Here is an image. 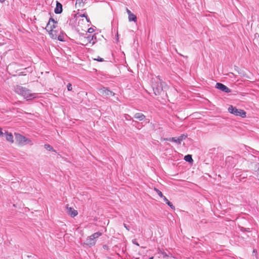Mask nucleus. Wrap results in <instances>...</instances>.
Returning <instances> with one entry per match:
<instances>
[{
  "mask_svg": "<svg viewBox=\"0 0 259 259\" xmlns=\"http://www.w3.org/2000/svg\"><path fill=\"white\" fill-rule=\"evenodd\" d=\"M14 92L22 96L27 100H30L37 97V94L32 93L30 90L20 85H17L14 87Z\"/></svg>",
  "mask_w": 259,
  "mask_h": 259,
  "instance_id": "obj_1",
  "label": "nucleus"
},
{
  "mask_svg": "<svg viewBox=\"0 0 259 259\" xmlns=\"http://www.w3.org/2000/svg\"><path fill=\"white\" fill-rule=\"evenodd\" d=\"M163 83L164 82L162 81L159 76L156 77L154 79V82L152 81V87L155 95L160 94V93L162 91Z\"/></svg>",
  "mask_w": 259,
  "mask_h": 259,
  "instance_id": "obj_2",
  "label": "nucleus"
},
{
  "mask_svg": "<svg viewBox=\"0 0 259 259\" xmlns=\"http://www.w3.org/2000/svg\"><path fill=\"white\" fill-rule=\"evenodd\" d=\"M229 113L235 116H238L242 118H244L246 116V112L242 109H237L236 107L233 105H230L228 109Z\"/></svg>",
  "mask_w": 259,
  "mask_h": 259,
  "instance_id": "obj_3",
  "label": "nucleus"
},
{
  "mask_svg": "<svg viewBox=\"0 0 259 259\" xmlns=\"http://www.w3.org/2000/svg\"><path fill=\"white\" fill-rule=\"evenodd\" d=\"M15 139L17 142H18L20 144L22 145H26V144H30L32 145V141L27 138L26 137H24V136L18 134V133H15Z\"/></svg>",
  "mask_w": 259,
  "mask_h": 259,
  "instance_id": "obj_4",
  "label": "nucleus"
},
{
  "mask_svg": "<svg viewBox=\"0 0 259 259\" xmlns=\"http://www.w3.org/2000/svg\"><path fill=\"white\" fill-rule=\"evenodd\" d=\"M98 92L100 95L106 98L109 96H113L114 95V93L113 92L105 87L99 88Z\"/></svg>",
  "mask_w": 259,
  "mask_h": 259,
  "instance_id": "obj_5",
  "label": "nucleus"
},
{
  "mask_svg": "<svg viewBox=\"0 0 259 259\" xmlns=\"http://www.w3.org/2000/svg\"><path fill=\"white\" fill-rule=\"evenodd\" d=\"M186 137L187 136L186 135H182L179 137L170 138L168 139H167V140L170 142H175L178 144H180L183 140L186 139Z\"/></svg>",
  "mask_w": 259,
  "mask_h": 259,
  "instance_id": "obj_6",
  "label": "nucleus"
},
{
  "mask_svg": "<svg viewBox=\"0 0 259 259\" xmlns=\"http://www.w3.org/2000/svg\"><path fill=\"white\" fill-rule=\"evenodd\" d=\"M215 88L226 93H230L231 91V90L229 88H228L227 86L220 82L217 83Z\"/></svg>",
  "mask_w": 259,
  "mask_h": 259,
  "instance_id": "obj_7",
  "label": "nucleus"
},
{
  "mask_svg": "<svg viewBox=\"0 0 259 259\" xmlns=\"http://www.w3.org/2000/svg\"><path fill=\"white\" fill-rule=\"evenodd\" d=\"M96 242V240L92 237V235H91L89 238H88L85 242L84 244L88 246H92L95 244Z\"/></svg>",
  "mask_w": 259,
  "mask_h": 259,
  "instance_id": "obj_8",
  "label": "nucleus"
},
{
  "mask_svg": "<svg viewBox=\"0 0 259 259\" xmlns=\"http://www.w3.org/2000/svg\"><path fill=\"white\" fill-rule=\"evenodd\" d=\"M67 212L69 214L71 217H74L76 216L78 214L77 211L75 210L74 208L72 207H67Z\"/></svg>",
  "mask_w": 259,
  "mask_h": 259,
  "instance_id": "obj_9",
  "label": "nucleus"
},
{
  "mask_svg": "<svg viewBox=\"0 0 259 259\" xmlns=\"http://www.w3.org/2000/svg\"><path fill=\"white\" fill-rule=\"evenodd\" d=\"M55 24H56L51 23H50V22H49L47 24V25L46 26V29L50 32V34H53V29L56 27Z\"/></svg>",
  "mask_w": 259,
  "mask_h": 259,
  "instance_id": "obj_10",
  "label": "nucleus"
},
{
  "mask_svg": "<svg viewBox=\"0 0 259 259\" xmlns=\"http://www.w3.org/2000/svg\"><path fill=\"white\" fill-rule=\"evenodd\" d=\"M54 12L57 14H60L62 12V5L58 2H57L56 7L55 9Z\"/></svg>",
  "mask_w": 259,
  "mask_h": 259,
  "instance_id": "obj_11",
  "label": "nucleus"
},
{
  "mask_svg": "<svg viewBox=\"0 0 259 259\" xmlns=\"http://www.w3.org/2000/svg\"><path fill=\"white\" fill-rule=\"evenodd\" d=\"M134 118L138 119L140 121H142L144 120L146 118V116L142 113H136L134 114Z\"/></svg>",
  "mask_w": 259,
  "mask_h": 259,
  "instance_id": "obj_12",
  "label": "nucleus"
},
{
  "mask_svg": "<svg viewBox=\"0 0 259 259\" xmlns=\"http://www.w3.org/2000/svg\"><path fill=\"white\" fill-rule=\"evenodd\" d=\"M6 134V138L7 141L10 142L11 143H13L14 142L13 140V136L11 133H8V132H5Z\"/></svg>",
  "mask_w": 259,
  "mask_h": 259,
  "instance_id": "obj_13",
  "label": "nucleus"
},
{
  "mask_svg": "<svg viewBox=\"0 0 259 259\" xmlns=\"http://www.w3.org/2000/svg\"><path fill=\"white\" fill-rule=\"evenodd\" d=\"M87 0H76L75 5L78 7H82Z\"/></svg>",
  "mask_w": 259,
  "mask_h": 259,
  "instance_id": "obj_14",
  "label": "nucleus"
},
{
  "mask_svg": "<svg viewBox=\"0 0 259 259\" xmlns=\"http://www.w3.org/2000/svg\"><path fill=\"white\" fill-rule=\"evenodd\" d=\"M128 19L130 22H136L137 20V16L133 13H132L131 14L128 16Z\"/></svg>",
  "mask_w": 259,
  "mask_h": 259,
  "instance_id": "obj_15",
  "label": "nucleus"
},
{
  "mask_svg": "<svg viewBox=\"0 0 259 259\" xmlns=\"http://www.w3.org/2000/svg\"><path fill=\"white\" fill-rule=\"evenodd\" d=\"M163 200L172 209H175V206L165 197L163 198Z\"/></svg>",
  "mask_w": 259,
  "mask_h": 259,
  "instance_id": "obj_16",
  "label": "nucleus"
},
{
  "mask_svg": "<svg viewBox=\"0 0 259 259\" xmlns=\"http://www.w3.org/2000/svg\"><path fill=\"white\" fill-rule=\"evenodd\" d=\"M85 38L87 39V41L89 43H92L93 45L95 43V41H94L93 40L94 38L96 39V37L94 36V35H93V36L89 35V36H87Z\"/></svg>",
  "mask_w": 259,
  "mask_h": 259,
  "instance_id": "obj_17",
  "label": "nucleus"
},
{
  "mask_svg": "<svg viewBox=\"0 0 259 259\" xmlns=\"http://www.w3.org/2000/svg\"><path fill=\"white\" fill-rule=\"evenodd\" d=\"M44 147L46 150H47L48 151H53V152L56 153V151L55 150H54V148H53V147L51 146L49 144H45L44 145Z\"/></svg>",
  "mask_w": 259,
  "mask_h": 259,
  "instance_id": "obj_18",
  "label": "nucleus"
},
{
  "mask_svg": "<svg viewBox=\"0 0 259 259\" xmlns=\"http://www.w3.org/2000/svg\"><path fill=\"white\" fill-rule=\"evenodd\" d=\"M132 121L134 123L133 125L135 126L137 129L140 130L142 128L143 125L141 124H140L138 121L134 120H132Z\"/></svg>",
  "mask_w": 259,
  "mask_h": 259,
  "instance_id": "obj_19",
  "label": "nucleus"
},
{
  "mask_svg": "<svg viewBox=\"0 0 259 259\" xmlns=\"http://www.w3.org/2000/svg\"><path fill=\"white\" fill-rule=\"evenodd\" d=\"M184 159L189 162H192L193 160L191 155L188 154L184 157Z\"/></svg>",
  "mask_w": 259,
  "mask_h": 259,
  "instance_id": "obj_20",
  "label": "nucleus"
},
{
  "mask_svg": "<svg viewBox=\"0 0 259 259\" xmlns=\"http://www.w3.org/2000/svg\"><path fill=\"white\" fill-rule=\"evenodd\" d=\"M154 190L157 193V194L162 199L165 197L162 193V192L158 189L154 188Z\"/></svg>",
  "mask_w": 259,
  "mask_h": 259,
  "instance_id": "obj_21",
  "label": "nucleus"
},
{
  "mask_svg": "<svg viewBox=\"0 0 259 259\" xmlns=\"http://www.w3.org/2000/svg\"><path fill=\"white\" fill-rule=\"evenodd\" d=\"M101 235H102V233L98 232H96V233H95L93 234H92V237H93V238H94L96 240V238H98L99 237H100Z\"/></svg>",
  "mask_w": 259,
  "mask_h": 259,
  "instance_id": "obj_22",
  "label": "nucleus"
},
{
  "mask_svg": "<svg viewBox=\"0 0 259 259\" xmlns=\"http://www.w3.org/2000/svg\"><path fill=\"white\" fill-rule=\"evenodd\" d=\"M124 118H125V120H132V117H131V116H130L128 114H125L124 115Z\"/></svg>",
  "mask_w": 259,
  "mask_h": 259,
  "instance_id": "obj_23",
  "label": "nucleus"
},
{
  "mask_svg": "<svg viewBox=\"0 0 259 259\" xmlns=\"http://www.w3.org/2000/svg\"><path fill=\"white\" fill-rule=\"evenodd\" d=\"M160 253L161 254V255H162V256L163 257H168V255L167 254V253L164 252V251H160Z\"/></svg>",
  "mask_w": 259,
  "mask_h": 259,
  "instance_id": "obj_24",
  "label": "nucleus"
},
{
  "mask_svg": "<svg viewBox=\"0 0 259 259\" xmlns=\"http://www.w3.org/2000/svg\"><path fill=\"white\" fill-rule=\"evenodd\" d=\"M67 88L68 91H71L72 90V84L70 83H68L67 85Z\"/></svg>",
  "mask_w": 259,
  "mask_h": 259,
  "instance_id": "obj_25",
  "label": "nucleus"
},
{
  "mask_svg": "<svg viewBox=\"0 0 259 259\" xmlns=\"http://www.w3.org/2000/svg\"><path fill=\"white\" fill-rule=\"evenodd\" d=\"M94 60L99 62L104 61V59L100 57H98L97 58L94 59Z\"/></svg>",
  "mask_w": 259,
  "mask_h": 259,
  "instance_id": "obj_26",
  "label": "nucleus"
},
{
  "mask_svg": "<svg viewBox=\"0 0 259 259\" xmlns=\"http://www.w3.org/2000/svg\"><path fill=\"white\" fill-rule=\"evenodd\" d=\"M49 22H50V23H54V24H56L57 23V21H55V20L52 18H51L50 19V20Z\"/></svg>",
  "mask_w": 259,
  "mask_h": 259,
  "instance_id": "obj_27",
  "label": "nucleus"
},
{
  "mask_svg": "<svg viewBox=\"0 0 259 259\" xmlns=\"http://www.w3.org/2000/svg\"><path fill=\"white\" fill-rule=\"evenodd\" d=\"M94 31V28L91 27L88 29V32L90 33H93Z\"/></svg>",
  "mask_w": 259,
  "mask_h": 259,
  "instance_id": "obj_28",
  "label": "nucleus"
},
{
  "mask_svg": "<svg viewBox=\"0 0 259 259\" xmlns=\"http://www.w3.org/2000/svg\"><path fill=\"white\" fill-rule=\"evenodd\" d=\"M123 226L124 227H125V228L127 230V231H130V227L129 226H127L126 224H123Z\"/></svg>",
  "mask_w": 259,
  "mask_h": 259,
  "instance_id": "obj_29",
  "label": "nucleus"
},
{
  "mask_svg": "<svg viewBox=\"0 0 259 259\" xmlns=\"http://www.w3.org/2000/svg\"><path fill=\"white\" fill-rule=\"evenodd\" d=\"M132 242H133V244H135V245H137V246H139V244H138V243L137 242V241L136 239H133V240H132Z\"/></svg>",
  "mask_w": 259,
  "mask_h": 259,
  "instance_id": "obj_30",
  "label": "nucleus"
},
{
  "mask_svg": "<svg viewBox=\"0 0 259 259\" xmlns=\"http://www.w3.org/2000/svg\"><path fill=\"white\" fill-rule=\"evenodd\" d=\"M80 16L81 17H87L88 16L87 14L86 13H83L82 14H80Z\"/></svg>",
  "mask_w": 259,
  "mask_h": 259,
  "instance_id": "obj_31",
  "label": "nucleus"
},
{
  "mask_svg": "<svg viewBox=\"0 0 259 259\" xmlns=\"http://www.w3.org/2000/svg\"><path fill=\"white\" fill-rule=\"evenodd\" d=\"M126 12L128 14V16L132 13L131 12V11L130 10H128V9H126Z\"/></svg>",
  "mask_w": 259,
  "mask_h": 259,
  "instance_id": "obj_32",
  "label": "nucleus"
},
{
  "mask_svg": "<svg viewBox=\"0 0 259 259\" xmlns=\"http://www.w3.org/2000/svg\"><path fill=\"white\" fill-rule=\"evenodd\" d=\"M257 254V250L256 249H253V254L254 255H256Z\"/></svg>",
  "mask_w": 259,
  "mask_h": 259,
  "instance_id": "obj_33",
  "label": "nucleus"
},
{
  "mask_svg": "<svg viewBox=\"0 0 259 259\" xmlns=\"http://www.w3.org/2000/svg\"><path fill=\"white\" fill-rule=\"evenodd\" d=\"M4 133L2 132V128L0 127V136H2L3 135Z\"/></svg>",
  "mask_w": 259,
  "mask_h": 259,
  "instance_id": "obj_34",
  "label": "nucleus"
},
{
  "mask_svg": "<svg viewBox=\"0 0 259 259\" xmlns=\"http://www.w3.org/2000/svg\"><path fill=\"white\" fill-rule=\"evenodd\" d=\"M85 19H86V20H87L88 22L91 23L90 20V19L89 18V17L88 16L87 17H85Z\"/></svg>",
  "mask_w": 259,
  "mask_h": 259,
  "instance_id": "obj_35",
  "label": "nucleus"
},
{
  "mask_svg": "<svg viewBox=\"0 0 259 259\" xmlns=\"http://www.w3.org/2000/svg\"><path fill=\"white\" fill-rule=\"evenodd\" d=\"M103 248L106 249H107L108 248V246L106 245H104L103 246Z\"/></svg>",
  "mask_w": 259,
  "mask_h": 259,
  "instance_id": "obj_36",
  "label": "nucleus"
},
{
  "mask_svg": "<svg viewBox=\"0 0 259 259\" xmlns=\"http://www.w3.org/2000/svg\"><path fill=\"white\" fill-rule=\"evenodd\" d=\"M6 0H0L1 3H3Z\"/></svg>",
  "mask_w": 259,
  "mask_h": 259,
  "instance_id": "obj_37",
  "label": "nucleus"
},
{
  "mask_svg": "<svg viewBox=\"0 0 259 259\" xmlns=\"http://www.w3.org/2000/svg\"><path fill=\"white\" fill-rule=\"evenodd\" d=\"M58 40H60V41H62L63 40L61 39V38H60V36L58 37Z\"/></svg>",
  "mask_w": 259,
  "mask_h": 259,
  "instance_id": "obj_38",
  "label": "nucleus"
},
{
  "mask_svg": "<svg viewBox=\"0 0 259 259\" xmlns=\"http://www.w3.org/2000/svg\"><path fill=\"white\" fill-rule=\"evenodd\" d=\"M256 165L257 166H259V163L256 164Z\"/></svg>",
  "mask_w": 259,
  "mask_h": 259,
  "instance_id": "obj_39",
  "label": "nucleus"
},
{
  "mask_svg": "<svg viewBox=\"0 0 259 259\" xmlns=\"http://www.w3.org/2000/svg\"><path fill=\"white\" fill-rule=\"evenodd\" d=\"M149 259H153V258H149Z\"/></svg>",
  "mask_w": 259,
  "mask_h": 259,
  "instance_id": "obj_40",
  "label": "nucleus"
},
{
  "mask_svg": "<svg viewBox=\"0 0 259 259\" xmlns=\"http://www.w3.org/2000/svg\"><path fill=\"white\" fill-rule=\"evenodd\" d=\"M258 153H259V152H258Z\"/></svg>",
  "mask_w": 259,
  "mask_h": 259,
  "instance_id": "obj_41",
  "label": "nucleus"
}]
</instances>
